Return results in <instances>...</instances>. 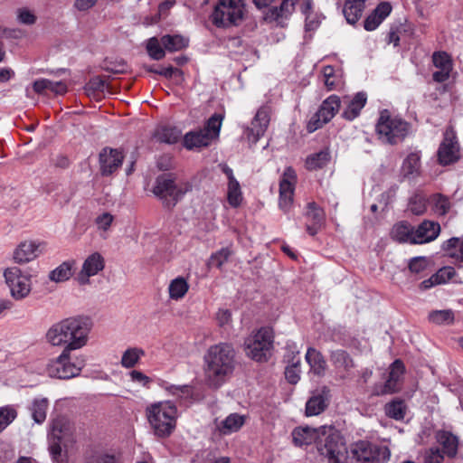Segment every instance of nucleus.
Here are the masks:
<instances>
[{
  "mask_svg": "<svg viewBox=\"0 0 463 463\" xmlns=\"http://www.w3.org/2000/svg\"><path fill=\"white\" fill-rule=\"evenodd\" d=\"M334 72L335 70L331 66H326L323 68L324 84L327 90H332L336 87Z\"/></svg>",
  "mask_w": 463,
  "mask_h": 463,
  "instance_id": "nucleus-62",
  "label": "nucleus"
},
{
  "mask_svg": "<svg viewBox=\"0 0 463 463\" xmlns=\"http://www.w3.org/2000/svg\"><path fill=\"white\" fill-rule=\"evenodd\" d=\"M438 161L441 165H449L459 159V145L456 133L452 128H447L438 152Z\"/></svg>",
  "mask_w": 463,
  "mask_h": 463,
  "instance_id": "nucleus-16",
  "label": "nucleus"
},
{
  "mask_svg": "<svg viewBox=\"0 0 463 463\" xmlns=\"http://www.w3.org/2000/svg\"><path fill=\"white\" fill-rule=\"evenodd\" d=\"M17 21L25 25H33L36 23L37 16L27 7H22L16 11Z\"/></svg>",
  "mask_w": 463,
  "mask_h": 463,
  "instance_id": "nucleus-57",
  "label": "nucleus"
},
{
  "mask_svg": "<svg viewBox=\"0 0 463 463\" xmlns=\"http://www.w3.org/2000/svg\"><path fill=\"white\" fill-rule=\"evenodd\" d=\"M49 402L46 398H36L30 407L32 417L36 423H43L46 419Z\"/></svg>",
  "mask_w": 463,
  "mask_h": 463,
  "instance_id": "nucleus-44",
  "label": "nucleus"
},
{
  "mask_svg": "<svg viewBox=\"0 0 463 463\" xmlns=\"http://www.w3.org/2000/svg\"><path fill=\"white\" fill-rule=\"evenodd\" d=\"M87 463H120V456L104 450H95L88 457Z\"/></svg>",
  "mask_w": 463,
  "mask_h": 463,
  "instance_id": "nucleus-48",
  "label": "nucleus"
},
{
  "mask_svg": "<svg viewBox=\"0 0 463 463\" xmlns=\"http://www.w3.org/2000/svg\"><path fill=\"white\" fill-rule=\"evenodd\" d=\"M243 423L244 419L242 416L237 413H232L222 421L219 428L222 434L227 435L239 430Z\"/></svg>",
  "mask_w": 463,
  "mask_h": 463,
  "instance_id": "nucleus-45",
  "label": "nucleus"
},
{
  "mask_svg": "<svg viewBox=\"0 0 463 463\" xmlns=\"http://www.w3.org/2000/svg\"><path fill=\"white\" fill-rule=\"evenodd\" d=\"M49 452L54 463H64L65 454L62 453V447H66L68 443L59 440L48 439Z\"/></svg>",
  "mask_w": 463,
  "mask_h": 463,
  "instance_id": "nucleus-52",
  "label": "nucleus"
},
{
  "mask_svg": "<svg viewBox=\"0 0 463 463\" xmlns=\"http://www.w3.org/2000/svg\"><path fill=\"white\" fill-rule=\"evenodd\" d=\"M331 362L335 366L340 378L345 379L350 375L351 370L354 367V363L349 354L344 350H336L331 354Z\"/></svg>",
  "mask_w": 463,
  "mask_h": 463,
  "instance_id": "nucleus-28",
  "label": "nucleus"
},
{
  "mask_svg": "<svg viewBox=\"0 0 463 463\" xmlns=\"http://www.w3.org/2000/svg\"><path fill=\"white\" fill-rule=\"evenodd\" d=\"M105 268V259L98 251L90 254L83 261L76 280L81 285L90 284V278L98 275Z\"/></svg>",
  "mask_w": 463,
  "mask_h": 463,
  "instance_id": "nucleus-18",
  "label": "nucleus"
},
{
  "mask_svg": "<svg viewBox=\"0 0 463 463\" xmlns=\"http://www.w3.org/2000/svg\"><path fill=\"white\" fill-rule=\"evenodd\" d=\"M17 417V411L11 405L0 408V433Z\"/></svg>",
  "mask_w": 463,
  "mask_h": 463,
  "instance_id": "nucleus-53",
  "label": "nucleus"
},
{
  "mask_svg": "<svg viewBox=\"0 0 463 463\" xmlns=\"http://www.w3.org/2000/svg\"><path fill=\"white\" fill-rule=\"evenodd\" d=\"M368 0H346L343 8V14L350 24H354L362 17Z\"/></svg>",
  "mask_w": 463,
  "mask_h": 463,
  "instance_id": "nucleus-31",
  "label": "nucleus"
},
{
  "mask_svg": "<svg viewBox=\"0 0 463 463\" xmlns=\"http://www.w3.org/2000/svg\"><path fill=\"white\" fill-rule=\"evenodd\" d=\"M430 203L431 205V210L440 216L447 214L451 207L449 199L440 194L431 195L430 198Z\"/></svg>",
  "mask_w": 463,
  "mask_h": 463,
  "instance_id": "nucleus-46",
  "label": "nucleus"
},
{
  "mask_svg": "<svg viewBox=\"0 0 463 463\" xmlns=\"http://www.w3.org/2000/svg\"><path fill=\"white\" fill-rule=\"evenodd\" d=\"M405 372L403 363L397 359L389 367V375L383 384L373 387V394L377 396L392 394L399 392L402 388V376Z\"/></svg>",
  "mask_w": 463,
  "mask_h": 463,
  "instance_id": "nucleus-14",
  "label": "nucleus"
},
{
  "mask_svg": "<svg viewBox=\"0 0 463 463\" xmlns=\"http://www.w3.org/2000/svg\"><path fill=\"white\" fill-rule=\"evenodd\" d=\"M440 232V226L432 221H423L416 230L413 229L412 242L422 244L435 240Z\"/></svg>",
  "mask_w": 463,
  "mask_h": 463,
  "instance_id": "nucleus-24",
  "label": "nucleus"
},
{
  "mask_svg": "<svg viewBox=\"0 0 463 463\" xmlns=\"http://www.w3.org/2000/svg\"><path fill=\"white\" fill-rule=\"evenodd\" d=\"M340 106L341 100L338 96L331 95L326 99L308 121L307 127L308 132H314L328 123L338 112Z\"/></svg>",
  "mask_w": 463,
  "mask_h": 463,
  "instance_id": "nucleus-12",
  "label": "nucleus"
},
{
  "mask_svg": "<svg viewBox=\"0 0 463 463\" xmlns=\"http://www.w3.org/2000/svg\"><path fill=\"white\" fill-rule=\"evenodd\" d=\"M432 61L436 68L444 71H452V60L445 52H436L432 55Z\"/></svg>",
  "mask_w": 463,
  "mask_h": 463,
  "instance_id": "nucleus-54",
  "label": "nucleus"
},
{
  "mask_svg": "<svg viewBox=\"0 0 463 463\" xmlns=\"http://www.w3.org/2000/svg\"><path fill=\"white\" fill-rule=\"evenodd\" d=\"M392 6L390 2H381L366 17L364 27L366 31L375 30L392 13Z\"/></svg>",
  "mask_w": 463,
  "mask_h": 463,
  "instance_id": "nucleus-26",
  "label": "nucleus"
},
{
  "mask_svg": "<svg viewBox=\"0 0 463 463\" xmlns=\"http://www.w3.org/2000/svg\"><path fill=\"white\" fill-rule=\"evenodd\" d=\"M329 399L330 390L326 386L314 391L306 403L307 416H316L322 413L327 408Z\"/></svg>",
  "mask_w": 463,
  "mask_h": 463,
  "instance_id": "nucleus-19",
  "label": "nucleus"
},
{
  "mask_svg": "<svg viewBox=\"0 0 463 463\" xmlns=\"http://www.w3.org/2000/svg\"><path fill=\"white\" fill-rule=\"evenodd\" d=\"M456 250L455 252H452L450 256L456 259L458 267H463V239L459 238H451L448 240L444 244V250Z\"/></svg>",
  "mask_w": 463,
  "mask_h": 463,
  "instance_id": "nucleus-49",
  "label": "nucleus"
},
{
  "mask_svg": "<svg viewBox=\"0 0 463 463\" xmlns=\"http://www.w3.org/2000/svg\"><path fill=\"white\" fill-rule=\"evenodd\" d=\"M307 209L306 217L307 219V223L306 225V230L309 235L314 236L324 224L325 213L315 202L308 203Z\"/></svg>",
  "mask_w": 463,
  "mask_h": 463,
  "instance_id": "nucleus-25",
  "label": "nucleus"
},
{
  "mask_svg": "<svg viewBox=\"0 0 463 463\" xmlns=\"http://www.w3.org/2000/svg\"><path fill=\"white\" fill-rule=\"evenodd\" d=\"M330 158V153L327 149L312 154L306 159V167L310 171L323 168L328 164Z\"/></svg>",
  "mask_w": 463,
  "mask_h": 463,
  "instance_id": "nucleus-41",
  "label": "nucleus"
},
{
  "mask_svg": "<svg viewBox=\"0 0 463 463\" xmlns=\"http://www.w3.org/2000/svg\"><path fill=\"white\" fill-rule=\"evenodd\" d=\"M4 278L10 289V294L15 300L27 298L32 290V276L18 267H10L5 269Z\"/></svg>",
  "mask_w": 463,
  "mask_h": 463,
  "instance_id": "nucleus-11",
  "label": "nucleus"
},
{
  "mask_svg": "<svg viewBox=\"0 0 463 463\" xmlns=\"http://www.w3.org/2000/svg\"><path fill=\"white\" fill-rule=\"evenodd\" d=\"M385 413L388 417L401 420L405 416L406 406L402 400H394L385 405Z\"/></svg>",
  "mask_w": 463,
  "mask_h": 463,
  "instance_id": "nucleus-47",
  "label": "nucleus"
},
{
  "mask_svg": "<svg viewBox=\"0 0 463 463\" xmlns=\"http://www.w3.org/2000/svg\"><path fill=\"white\" fill-rule=\"evenodd\" d=\"M193 185L187 180L178 178L175 174L165 173L157 176L153 188L154 194L168 208H173Z\"/></svg>",
  "mask_w": 463,
  "mask_h": 463,
  "instance_id": "nucleus-3",
  "label": "nucleus"
},
{
  "mask_svg": "<svg viewBox=\"0 0 463 463\" xmlns=\"http://www.w3.org/2000/svg\"><path fill=\"white\" fill-rule=\"evenodd\" d=\"M438 440L442 445L444 453L449 457H454L458 451V438L448 431H439L438 433Z\"/></svg>",
  "mask_w": 463,
  "mask_h": 463,
  "instance_id": "nucleus-39",
  "label": "nucleus"
},
{
  "mask_svg": "<svg viewBox=\"0 0 463 463\" xmlns=\"http://www.w3.org/2000/svg\"><path fill=\"white\" fill-rule=\"evenodd\" d=\"M145 355V351L139 347L128 348L121 356L120 364L124 368L135 367L139 360Z\"/></svg>",
  "mask_w": 463,
  "mask_h": 463,
  "instance_id": "nucleus-43",
  "label": "nucleus"
},
{
  "mask_svg": "<svg viewBox=\"0 0 463 463\" xmlns=\"http://www.w3.org/2000/svg\"><path fill=\"white\" fill-rule=\"evenodd\" d=\"M455 274V269L452 267H443L434 274V279L438 280L439 285L444 284L450 280Z\"/></svg>",
  "mask_w": 463,
  "mask_h": 463,
  "instance_id": "nucleus-60",
  "label": "nucleus"
},
{
  "mask_svg": "<svg viewBox=\"0 0 463 463\" xmlns=\"http://www.w3.org/2000/svg\"><path fill=\"white\" fill-rule=\"evenodd\" d=\"M243 0H220L212 14L213 24L218 27L236 25L243 18Z\"/></svg>",
  "mask_w": 463,
  "mask_h": 463,
  "instance_id": "nucleus-7",
  "label": "nucleus"
},
{
  "mask_svg": "<svg viewBox=\"0 0 463 463\" xmlns=\"http://www.w3.org/2000/svg\"><path fill=\"white\" fill-rule=\"evenodd\" d=\"M298 1V0H282L279 7L273 6L268 9L265 14V20L284 26L285 21L288 20L295 11V5Z\"/></svg>",
  "mask_w": 463,
  "mask_h": 463,
  "instance_id": "nucleus-20",
  "label": "nucleus"
},
{
  "mask_svg": "<svg viewBox=\"0 0 463 463\" xmlns=\"http://www.w3.org/2000/svg\"><path fill=\"white\" fill-rule=\"evenodd\" d=\"M270 121V109L260 107L250 122V127L244 130V136L250 145L256 144L268 129Z\"/></svg>",
  "mask_w": 463,
  "mask_h": 463,
  "instance_id": "nucleus-17",
  "label": "nucleus"
},
{
  "mask_svg": "<svg viewBox=\"0 0 463 463\" xmlns=\"http://www.w3.org/2000/svg\"><path fill=\"white\" fill-rule=\"evenodd\" d=\"M296 183L295 170L290 166L287 167L279 181V206L284 213H288L293 205Z\"/></svg>",
  "mask_w": 463,
  "mask_h": 463,
  "instance_id": "nucleus-15",
  "label": "nucleus"
},
{
  "mask_svg": "<svg viewBox=\"0 0 463 463\" xmlns=\"http://www.w3.org/2000/svg\"><path fill=\"white\" fill-rule=\"evenodd\" d=\"M222 119V115L215 113L207 120L203 128L186 133L183 140L184 147L191 150L208 146L219 137Z\"/></svg>",
  "mask_w": 463,
  "mask_h": 463,
  "instance_id": "nucleus-6",
  "label": "nucleus"
},
{
  "mask_svg": "<svg viewBox=\"0 0 463 463\" xmlns=\"http://www.w3.org/2000/svg\"><path fill=\"white\" fill-rule=\"evenodd\" d=\"M129 377L132 382L140 384L143 387L149 388L152 379L146 375L141 371L133 370L129 373Z\"/></svg>",
  "mask_w": 463,
  "mask_h": 463,
  "instance_id": "nucleus-61",
  "label": "nucleus"
},
{
  "mask_svg": "<svg viewBox=\"0 0 463 463\" xmlns=\"http://www.w3.org/2000/svg\"><path fill=\"white\" fill-rule=\"evenodd\" d=\"M299 361L293 363L292 364L286 367L285 377L288 383L295 384L298 382L300 376Z\"/></svg>",
  "mask_w": 463,
  "mask_h": 463,
  "instance_id": "nucleus-59",
  "label": "nucleus"
},
{
  "mask_svg": "<svg viewBox=\"0 0 463 463\" xmlns=\"http://www.w3.org/2000/svg\"><path fill=\"white\" fill-rule=\"evenodd\" d=\"M378 139L389 145H396L407 137L410 125L403 119L392 116L386 109L381 111L376 124Z\"/></svg>",
  "mask_w": 463,
  "mask_h": 463,
  "instance_id": "nucleus-4",
  "label": "nucleus"
},
{
  "mask_svg": "<svg viewBox=\"0 0 463 463\" xmlns=\"http://www.w3.org/2000/svg\"><path fill=\"white\" fill-rule=\"evenodd\" d=\"M366 103V96L364 93H357L348 103L346 109L343 112L345 119L353 120L359 116L362 109Z\"/></svg>",
  "mask_w": 463,
  "mask_h": 463,
  "instance_id": "nucleus-35",
  "label": "nucleus"
},
{
  "mask_svg": "<svg viewBox=\"0 0 463 463\" xmlns=\"http://www.w3.org/2000/svg\"><path fill=\"white\" fill-rule=\"evenodd\" d=\"M227 200L232 207L240 206L242 201V194L238 181L228 182Z\"/></svg>",
  "mask_w": 463,
  "mask_h": 463,
  "instance_id": "nucleus-50",
  "label": "nucleus"
},
{
  "mask_svg": "<svg viewBox=\"0 0 463 463\" xmlns=\"http://www.w3.org/2000/svg\"><path fill=\"white\" fill-rule=\"evenodd\" d=\"M161 40L159 41L156 37L150 38L148 40L146 49L148 52V54L154 59V60H161L165 57V48H162Z\"/></svg>",
  "mask_w": 463,
  "mask_h": 463,
  "instance_id": "nucleus-55",
  "label": "nucleus"
},
{
  "mask_svg": "<svg viewBox=\"0 0 463 463\" xmlns=\"http://www.w3.org/2000/svg\"><path fill=\"white\" fill-rule=\"evenodd\" d=\"M413 235V228L406 222L396 223L391 231V237L398 242L414 244L412 242Z\"/></svg>",
  "mask_w": 463,
  "mask_h": 463,
  "instance_id": "nucleus-34",
  "label": "nucleus"
},
{
  "mask_svg": "<svg viewBox=\"0 0 463 463\" xmlns=\"http://www.w3.org/2000/svg\"><path fill=\"white\" fill-rule=\"evenodd\" d=\"M114 217L109 213H103L96 218V224L98 229L103 232H107L113 222Z\"/></svg>",
  "mask_w": 463,
  "mask_h": 463,
  "instance_id": "nucleus-64",
  "label": "nucleus"
},
{
  "mask_svg": "<svg viewBox=\"0 0 463 463\" xmlns=\"http://www.w3.org/2000/svg\"><path fill=\"white\" fill-rule=\"evenodd\" d=\"M428 260L424 257L413 258L409 263V269L411 273H420L427 269Z\"/></svg>",
  "mask_w": 463,
  "mask_h": 463,
  "instance_id": "nucleus-63",
  "label": "nucleus"
},
{
  "mask_svg": "<svg viewBox=\"0 0 463 463\" xmlns=\"http://www.w3.org/2000/svg\"><path fill=\"white\" fill-rule=\"evenodd\" d=\"M165 391L184 402L189 401L193 396V388L189 385H167Z\"/></svg>",
  "mask_w": 463,
  "mask_h": 463,
  "instance_id": "nucleus-51",
  "label": "nucleus"
},
{
  "mask_svg": "<svg viewBox=\"0 0 463 463\" xmlns=\"http://www.w3.org/2000/svg\"><path fill=\"white\" fill-rule=\"evenodd\" d=\"M273 345V331L269 327H261L245 341L246 354L254 361L266 362Z\"/></svg>",
  "mask_w": 463,
  "mask_h": 463,
  "instance_id": "nucleus-8",
  "label": "nucleus"
},
{
  "mask_svg": "<svg viewBox=\"0 0 463 463\" xmlns=\"http://www.w3.org/2000/svg\"><path fill=\"white\" fill-rule=\"evenodd\" d=\"M146 414L157 437H168L175 430L178 411L173 402L164 401L152 403L146 408Z\"/></svg>",
  "mask_w": 463,
  "mask_h": 463,
  "instance_id": "nucleus-2",
  "label": "nucleus"
},
{
  "mask_svg": "<svg viewBox=\"0 0 463 463\" xmlns=\"http://www.w3.org/2000/svg\"><path fill=\"white\" fill-rule=\"evenodd\" d=\"M231 254L232 251L228 248H222L211 256L210 264L220 269L228 260Z\"/></svg>",
  "mask_w": 463,
  "mask_h": 463,
  "instance_id": "nucleus-58",
  "label": "nucleus"
},
{
  "mask_svg": "<svg viewBox=\"0 0 463 463\" xmlns=\"http://www.w3.org/2000/svg\"><path fill=\"white\" fill-rule=\"evenodd\" d=\"M188 39L181 35H164L161 38L162 46L168 52H178L188 45Z\"/></svg>",
  "mask_w": 463,
  "mask_h": 463,
  "instance_id": "nucleus-42",
  "label": "nucleus"
},
{
  "mask_svg": "<svg viewBox=\"0 0 463 463\" xmlns=\"http://www.w3.org/2000/svg\"><path fill=\"white\" fill-rule=\"evenodd\" d=\"M74 266L75 260H73L63 261L49 273L48 278L56 283L65 282L72 277Z\"/></svg>",
  "mask_w": 463,
  "mask_h": 463,
  "instance_id": "nucleus-33",
  "label": "nucleus"
},
{
  "mask_svg": "<svg viewBox=\"0 0 463 463\" xmlns=\"http://www.w3.org/2000/svg\"><path fill=\"white\" fill-rule=\"evenodd\" d=\"M402 173L407 177L418 176L420 173V156L418 152L411 153L402 163Z\"/></svg>",
  "mask_w": 463,
  "mask_h": 463,
  "instance_id": "nucleus-36",
  "label": "nucleus"
},
{
  "mask_svg": "<svg viewBox=\"0 0 463 463\" xmlns=\"http://www.w3.org/2000/svg\"><path fill=\"white\" fill-rule=\"evenodd\" d=\"M181 131L175 128L166 125L158 126L154 132V138L165 144H175L181 138Z\"/></svg>",
  "mask_w": 463,
  "mask_h": 463,
  "instance_id": "nucleus-32",
  "label": "nucleus"
},
{
  "mask_svg": "<svg viewBox=\"0 0 463 463\" xmlns=\"http://www.w3.org/2000/svg\"><path fill=\"white\" fill-rule=\"evenodd\" d=\"M235 351L232 345L220 343L212 345L204 355L205 378L209 385L217 388L234 368Z\"/></svg>",
  "mask_w": 463,
  "mask_h": 463,
  "instance_id": "nucleus-1",
  "label": "nucleus"
},
{
  "mask_svg": "<svg viewBox=\"0 0 463 463\" xmlns=\"http://www.w3.org/2000/svg\"><path fill=\"white\" fill-rule=\"evenodd\" d=\"M321 431L318 449L328 463H347L346 448L339 431L333 426H321Z\"/></svg>",
  "mask_w": 463,
  "mask_h": 463,
  "instance_id": "nucleus-5",
  "label": "nucleus"
},
{
  "mask_svg": "<svg viewBox=\"0 0 463 463\" xmlns=\"http://www.w3.org/2000/svg\"><path fill=\"white\" fill-rule=\"evenodd\" d=\"M428 320L437 326H449L454 323L455 314L451 309L432 310L428 315Z\"/></svg>",
  "mask_w": 463,
  "mask_h": 463,
  "instance_id": "nucleus-40",
  "label": "nucleus"
},
{
  "mask_svg": "<svg viewBox=\"0 0 463 463\" xmlns=\"http://www.w3.org/2000/svg\"><path fill=\"white\" fill-rule=\"evenodd\" d=\"M39 255L38 245L33 241L21 242L14 251V262L24 264L33 260Z\"/></svg>",
  "mask_w": 463,
  "mask_h": 463,
  "instance_id": "nucleus-30",
  "label": "nucleus"
},
{
  "mask_svg": "<svg viewBox=\"0 0 463 463\" xmlns=\"http://www.w3.org/2000/svg\"><path fill=\"white\" fill-rule=\"evenodd\" d=\"M189 289L187 280L183 277H177L171 280L168 286L169 298L173 300L182 299Z\"/></svg>",
  "mask_w": 463,
  "mask_h": 463,
  "instance_id": "nucleus-38",
  "label": "nucleus"
},
{
  "mask_svg": "<svg viewBox=\"0 0 463 463\" xmlns=\"http://www.w3.org/2000/svg\"><path fill=\"white\" fill-rule=\"evenodd\" d=\"M67 324L64 319L52 325L45 334V339L52 346L68 347L69 338Z\"/></svg>",
  "mask_w": 463,
  "mask_h": 463,
  "instance_id": "nucleus-23",
  "label": "nucleus"
},
{
  "mask_svg": "<svg viewBox=\"0 0 463 463\" xmlns=\"http://www.w3.org/2000/svg\"><path fill=\"white\" fill-rule=\"evenodd\" d=\"M123 161L122 153L117 149L104 148L99 154L100 172L109 175L117 171Z\"/></svg>",
  "mask_w": 463,
  "mask_h": 463,
  "instance_id": "nucleus-22",
  "label": "nucleus"
},
{
  "mask_svg": "<svg viewBox=\"0 0 463 463\" xmlns=\"http://www.w3.org/2000/svg\"><path fill=\"white\" fill-rule=\"evenodd\" d=\"M306 360L314 373L320 375L325 373L326 363L323 355L315 348L309 347L306 354Z\"/></svg>",
  "mask_w": 463,
  "mask_h": 463,
  "instance_id": "nucleus-37",
  "label": "nucleus"
},
{
  "mask_svg": "<svg viewBox=\"0 0 463 463\" xmlns=\"http://www.w3.org/2000/svg\"><path fill=\"white\" fill-rule=\"evenodd\" d=\"M298 1V0H282L279 7L273 6L268 9L265 14V20L284 26L285 21L288 20L295 11V5Z\"/></svg>",
  "mask_w": 463,
  "mask_h": 463,
  "instance_id": "nucleus-21",
  "label": "nucleus"
},
{
  "mask_svg": "<svg viewBox=\"0 0 463 463\" xmlns=\"http://www.w3.org/2000/svg\"><path fill=\"white\" fill-rule=\"evenodd\" d=\"M71 352L63 349L59 356L49 361L46 372L50 377L68 380L80 375L83 363L71 361Z\"/></svg>",
  "mask_w": 463,
  "mask_h": 463,
  "instance_id": "nucleus-9",
  "label": "nucleus"
},
{
  "mask_svg": "<svg viewBox=\"0 0 463 463\" xmlns=\"http://www.w3.org/2000/svg\"><path fill=\"white\" fill-rule=\"evenodd\" d=\"M68 330L69 345L64 349L75 351L84 347L89 341V335L91 331L92 324L86 317H71L65 318Z\"/></svg>",
  "mask_w": 463,
  "mask_h": 463,
  "instance_id": "nucleus-10",
  "label": "nucleus"
},
{
  "mask_svg": "<svg viewBox=\"0 0 463 463\" xmlns=\"http://www.w3.org/2000/svg\"><path fill=\"white\" fill-rule=\"evenodd\" d=\"M48 439L66 443L72 442V429L70 422L61 417L55 419Z\"/></svg>",
  "mask_w": 463,
  "mask_h": 463,
  "instance_id": "nucleus-29",
  "label": "nucleus"
},
{
  "mask_svg": "<svg viewBox=\"0 0 463 463\" xmlns=\"http://www.w3.org/2000/svg\"><path fill=\"white\" fill-rule=\"evenodd\" d=\"M386 448H380L368 441L361 440L353 444L349 455L359 463H379L381 455L385 458Z\"/></svg>",
  "mask_w": 463,
  "mask_h": 463,
  "instance_id": "nucleus-13",
  "label": "nucleus"
},
{
  "mask_svg": "<svg viewBox=\"0 0 463 463\" xmlns=\"http://www.w3.org/2000/svg\"><path fill=\"white\" fill-rule=\"evenodd\" d=\"M409 209L416 215L424 213L426 211V198L421 194L413 195L410 200Z\"/></svg>",
  "mask_w": 463,
  "mask_h": 463,
  "instance_id": "nucleus-56",
  "label": "nucleus"
},
{
  "mask_svg": "<svg viewBox=\"0 0 463 463\" xmlns=\"http://www.w3.org/2000/svg\"><path fill=\"white\" fill-rule=\"evenodd\" d=\"M321 427L316 429L308 426L298 427L292 432L293 442L296 446L299 447L318 441L321 439Z\"/></svg>",
  "mask_w": 463,
  "mask_h": 463,
  "instance_id": "nucleus-27",
  "label": "nucleus"
}]
</instances>
